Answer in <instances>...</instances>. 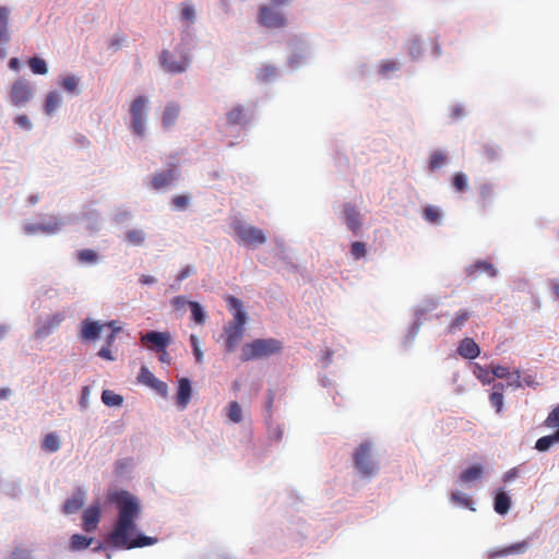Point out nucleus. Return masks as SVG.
Returning a JSON list of instances; mask_svg holds the SVG:
<instances>
[{
  "mask_svg": "<svg viewBox=\"0 0 559 559\" xmlns=\"http://www.w3.org/2000/svg\"><path fill=\"white\" fill-rule=\"evenodd\" d=\"M107 503L114 504L118 512V519L112 531L107 533V550H129L157 543L156 537L144 535L136 526L135 521L142 512L138 497L124 489L114 490L107 492Z\"/></svg>",
  "mask_w": 559,
  "mask_h": 559,
  "instance_id": "f257e3e1",
  "label": "nucleus"
},
{
  "mask_svg": "<svg viewBox=\"0 0 559 559\" xmlns=\"http://www.w3.org/2000/svg\"><path fill=\"white\" fill-rule=\"evenodd\" d=\"M193 47L192 37H179L177 40H174L171 48L160 51L159 64L162 69L169 74L186 72L191 63Z\"/></svg>",
  "mask_w": 559,
  "mask_h": 559,
  "instance_id": "f03ea898",
  "label": "nucleus"
},
{
  "mask_svg": "<svg viewBox=\"0 0 559 559\" xmlns=\"http://www.w3.org/2000/svg\"><path fill=\"white\" fill-rule=\"evenodd\" d=\"M282 349L283 344L276 338H257L242 346L240 359L241 361H250L269 358L281 353Z\"/></svg>",
  "mask_w": 559,
  "mask_h": 559,
  "instance_id": "7ed1b4c3",
  "label": "nucleus"
},
{
  "mask_svg": "<svg viewBox=\"0 0 559 559\" xmlns=\"http://www.w3.org/2000/svg\"><path fill=\"white\" fill-rule=\"evenodd\" d=\"M230 227L234 230V238L236 242L249 250L255 249L266 242L267 238L263 229L247 224L241 219H234Z\"/></svg>",
  "mask_w": 559,
  "mask_h": 559,
  "instance_id": "20e7f679",
  "label": "nucleus"
},
{
  "mask_svg": "<svg viewBox=\"0 0 559 559\" xmlns=\"http://www.w3.org/2000/svg\"><path fill=\"white\" fill-rule=\"evenodd\" d=\"M353 463L362 478H372L379 472V464L372 457V442L367 440L360 443L353 453Z\"/></svg>",
  "mask_w": 559,
  "mask_h": 559,
  "instance_id": "39448f33",
  "label": "nucleus"
},
{
  "mask_svg": "<svg viewBox=\"0 0 559 559\" xmlns=\"http://www.w3.org/2000/svg\"><path fill=\"white\" fill-rule=\"evenodd\" d=\"M148 98L146 96H138L130 106V129L133 134L143 138L145 134L147 119Z\"/></svg>",
  "mask_w": 559,
  "mask_h": 559,
  "instance_id": "423d86ee",
  "label": "nucleus"
},
{
  "mask_svg": "<svg viewBox=\"0 0 559 559\" xmlns=\"http://www.w3.org/2000/svg\"><path fill=\"white\" fill-rule=\"evenodd\" d=\"M426 52H429L433 58L440 56V45L437 37H414L408 48L411 58L418 60Z\"/></svg>",
  "mask_w": 559,
  "mask_h": 559,
  "instance_id": "0eeeda50",
  "label": "nucleus"
},
{
  "mask_svg": "<svg viewBox=\"0 0 559 559\" xmlns=\"http://www.w3.org/2000/svg\"><path fill=\"white\" fill-rule=\"evenodd\" d=\"M141 343L148 345V349L153 352H164L171 343V336L169 332H159L155 330L147 331L141 334Z\"/></svg>",
  "mask_w": 559,
  "mask_h": 559,
  "instance_id": "6e6552de",
  "label": "nucleus"
},
{
  "mask_svg": "<svg viewBox=\"0 0 559 559\" xmlns=\"http://www.w3.org/2000/svg\"><path fill=\"white\" fill-rule=\"evenodd\" d=\"M33 97V88L26 79L16 80L10 90V100L14 106H22L29 102Z\"/></svg>",
  "mask_w": 559,
  "mask_h": 559,
  "instance_id": "1a4fd4ad",
  "label": "nucleus"
},
{
  "mask_svg": "<svg viewBox=\"0 0 559 559\" xmlns=\"http://www.w3.org/2000/svg\"><path fill=\"white\" fill-rule=\"evenodd\" d=\"M258 22L265 27L276 28L286 23V16L281 9L273 5H262L259 12Z\"/></svg>",
  "mask_w": 559,
  "mask_h": 559,
  "instance_id": "9d476101",
  "label": "nucleus"
},
{
  "mask_svg": "<svg viewBox=\"0 0 559 559\" xmlns=\"http://www.w3.org/2000/svg\"><path fill=\"white\" fill-rule=\"evenodd\" d=\"M138 381L155 391L158 395L166 399L168 396V385L166 382L159 380L153 372L145 366L140 368Z\"/></svg>",
  "mask_w": 559,
  "mask_h": 559,
  "instance_id": "9b49d317",
  "label": "nucleus"
},
{
  "mask_svg": "<svg viewBox=\"0 0 559 559\" xmlns=\"http://www.w3.org/2000/svg\"><path fill=\"white\" fill-rule=\"evenodd\" d=\"M437 306H438V301H431L430 307L418 306L415 309V311H414L415 319H414L413 323L411 324L408 332L405 336V344L412 343L415 340V337L417 336V334L419 332V329L421 326L425 316L428 312L435 310L437 308Z\"/></svg>",
  "mask_w": 559,
  "mask_h": 559,
  "instance_id": "f8f14e48",
  "label": "nucleus"
},
{
  "mask_svg": "<svg viewBox=\"0 0 559 559\" xmlns=\"http://www.w3.org/2000/svg\"><path fill=\"white\" fill-rule=\"evenodd\" d=\"M246 328L227 323L224 326V336H225V343H224V349L226 353H233L239 345L240 341L243 337Z\"/></svg>",
  "mask_w": 559,
  "mask_h": 559,
  "instance_id": "ddd939ff",
  "label": "nucleus"
},
{
  "mask_svg": "<svg viewBox=\"0 0 559 559\" xmlns=\"http://www.w3.org/2000/svg\"><path fill=\"white\" fill-rule=\"evenodd\" d=\"M179 177V171L176 167H171L155 174L151 180V187L154 190H162L174 183Z\"/></svg>",
  "mask_w": 559,
  "mask_h": 559,
  "instance_id": "4468645a",
  "label": "nucleus"
},
{
  "mask_svg": "<svg viewBox=\"0 0 559 559\" xmlns=\"http://www.w3.org/2000/svg\"><path fill=\"white\" fill-rule=\"evenodd\" d=\"M104 324L98 321L85 319L81 323L80 338L83 342H95L100 337Z\"/></svg>",
  "mask_w": 559,
  "mask_h": 559,
  "instance_id": "2eb2a0df",
  "label": "nucleus"
},
{
  "mask_svg": "<svg viewBox=\"0 0 559 559\" xmlns=\"http://www.w3.org/2000/svg\"><path fill=\"white\" fill-rule=\"evenodd\" d=\"M226 302L229 311L233 312L234 317L233 320L228 323L246 326L248 316L243 309L242 301L239 298L229 295L226 297Z\"/></svg>",
  "mask_w": 559,
  "mask_h": 559,
  "instance_id": "dca6fc26",
  "label": "nucleus"
},
{
  "mask_svg": "<svg viewBox=\"0 0 559 559\" xmlns=\"http://www.w3.org/2000/svg\"><path fill=\"white\" fill-rule=\"evenodd\" d=\"M343 214L346 227L357 235L362 225L359 211L352 203H345Z\"/></svg>",
  "mask_w": 559,
  "mask_h": 559,
  "instance_id": "f3484780",
  "label": "nucleus"
},
{
  "mask_svg": "<svg viewBox=\"0 0 559 559\" xmlns=\"http://www.w3.org/2000/svg\"><path fill=\"white\" fill-rule=\"evenodd\" d=\"M192 396V385L189 378L178 380L176 403L180 409H186Z\"/></svg>",
  "mask_w": 559,
  "mask_h": 559,
  "instance_id": "a211bd4d",
  "label": "nucleus"
},
{
  "mask_svg": "<svg viewBox=\"0 0 559 559\" xmlns=\"http://www.w3.org/2000/svg\"><path fill=\"white\" fill-rule=\"evenodd\" d=\"M85 491L78 488L71 497H69L62 506V512L64 514H73L82 509L85 501Z\"/></svg>",
  "mask_w": 559,
  "mask_h": 559,
  "instance_id": "6ab92c4d",
  "label": "nucleus"
},
{
  "mask_svg": "<svg viewBox=\"0 0 559 559\" xmlns=\"http://www.w3.org/2000/svg\"><path fill=\"white\" fill-rule=\"evenodd\" d=\"M82 526L85 532H93L96 530L100 521V509L98 506H91L84 512L82 516Z\"/></svg>",
  "mask_w": 559,
  "mask_h": 559,
  "instance_id": "aec40b11",
  "label": "nucleus"
},
{
  "mask_svg": "<svg viewBox=\"0 0 559 559\" xmlns=\"http://www.w3.org/2000/svg\"><path fill=\"white\" fill-rule=\"evenodd\" d=\"M477 272H486L488 276L492 278L498 276V270L496 266L485 260H478L465 269V273L468 277H476Z\"/></svg>",
  "mask_w": 559,
  "mask_h": 559,
  "instance_id": "412c9836",
  "label": "nucleus"
},
{
  "mask_svg": "<svg viewBox=\"0 0 559 559\" xmlns=\"http://www.w3.org/2000/svg\"><path fill=\"white\" fill-rule=\"evenodd\" d=\"M511 497L502 488L495 491L493 510L499 515H506L511 509Z\"/></svg>",
  "mask_w": 559,
  "mask_h": 559,
  "instance_id": "4be33fe9",
  "label": "nucleus"
},
{
  "mask_svg": "<svg viewBox=\"0 0 559 559\" xmlns=\"http://www.w3.org/2000/svg\"><path fill=\"white\" fill-rule=\"evenodd\" d=\"M63 320L64 316L62 313H55L48 317L47 321L37 328L35 336L37 338H44L48 336L53 330H56L61 324Z\"/></svg>",
  "mask_w": 559,
  "mask_h": 559,
  "instance_id": "5701e85b",
  "label": "nucleus"
},
{
  "mask_svg": "<svg viewBox=\"0 0 559 559\" xmlns=\"http://www.w3.org/2000/svg\"><path fill=\"white\" fill-rule=\"evenodd\" d=\"M456 352L465 359H475L479 356L480 348L473 338L465 337L459 344Z\"/></svg>",
  "mask_w": 559,
  "mask_h": 559,
  "instance_id": "b1692460",
  "label": "nucleus"
},
{
  "mask_svg": "<svg viewBox=\"0 0 559 559\" xmlns=\"http://www.w3.org/2000/svg\"><path fill=\"white\" fill-rule=\"evenodd\" d=\"M527 548H528V542L527 540H522V542L512 544L510 546H507V547H504L502 549L492 551L489 555V558L490 559H496V558L507 557V556H511V555L524 554L527 550Z\"/></svg>",
  "mask_w": 559,
  "mask_h": 559,
  "instance_id": "393cba45",
  "label": "nucleus"
},
{
  "mask_svg": "<svg viewBox=\"0 0 559 559\" xmlns=\"http://www.w3.org/2000/svg\"><path fill=\"white\" fill-rule=\"evenodd\" d=\"M226 121L229 126H246L249 123V117L241 105L233 107L226 114Z\"/></svg>",
  "mask_w": 559,
  "mask_h": 559,
  "instance_id": "a878e982",
  "label": "nucleus"
},
{
  "mask_svg": "<svg viewBox=\"0 0 559 559\" xmlns=\"http://www.w3.org/2000/svg\"><path fill=\"white\" fill-rule=\"evenodd\" d=\"M484 474L485 467L483 466V464L477 463L461 472L459 479L461 483L468 485L474 481L480 480L484 477Z\"/></svg>",
  "mask_w": 559,
  "mask_h": 559,
  "instance_id": "bb28decb",
  "label": "nucleus"
},
{
  "mask_svg": "<svg viewBox=\"0 0 559 559\" xmlns=\"http://www.w3.org/2000/svg\"><path fill=\"white\" fill-rule=\"evenodd\" d=\"M472 312L468 310L461 309L455 313L454 319L448 326V332L450 334H455L463 329L466 322L471 319Z\"/></svg>",
  "mask_w": 559,
  "mask_h": 559,
  "instance_id": "cd10ccee",
  "label": "nucleus"
},
{
  "mask_svg": "<svg viewBox=\"0 0 559 559\" xmlns=\"http://www.w3.org/2000/svg\"><path fill=\"white\" fill-rule=\"evenodd\" d=\"M179 112H180V107L178 104H176V103L167 104L164 109L163 118H162L163 127L170 128L171 126H174L179 116Z\"/></svg>",
  "mask_w": 559,
  "mask_h": 559,
  "instance_id": "c85d7f7f",
  "label": "nucleus"
},
{
  "mask_svg": "<svg viewBox=\"0 0 559 559\" xmlns=\"http://www.w3.org/2000/svg\"><path fill=\"white\" fill-rule=\"evenodd\" d=\"M107 329L109 330V333L107 334V347L112 345L115 338L119 334H124L127 337L130 336V333L124 330V324L120 321H107Z\"/></svg>",
  "mask_w": 559,
  "mask_h": 559,
  "instance_id": "c756f323",
  "label": "nucleus"
},
{
  "mask_svg": "<svg viewBox=\"0 0 559 559\" xmlns=\"http://www.w3.org/2000/svg\"><path fill=\"white\" fill-rule=\"evenodd\" d=\"M60 227V223L55 219L52 223H49L47 225L45 224H26L24 226V231L28 235H32V234H35V233H38V231H44V233H56Z\"/></svg>",
  "mask_w": 559,
  "mask_h": 559,
  "instance_id": "7c9ffc66",
  "label": "nucleus"
},
{
  "mask_svg": "<svg viewBox=\"0 0 559 559\" xmlns=\"http://www.w3.org/2000/svg\"><path fill=\"white\" fill-rule=\"evenodd\" d=\"M559 443V430L554 433L540 437L535 443V449L539 452L548 451L554 444Z\"/></svg>",
  "mask_w": 559,
  "mask_h": 559,
  "instance_id": "2f4dec72",
  "label": "nucleus"
},
{
  "mask_svg": "<svg viewBox=\"0 0 559 559\" xmlns=\"http://www.w3.org/2000/svg\"><path fill=\"white\" fill-rule=\"evenodd\" d=\"M41 449L45 452L55 453L60 449V439L56 432L47 433L41 441Z\"/></svg>",
  "mask_w": 559,
  "mask_h": 559,
  "instance_id": "473e14b6",
  "label": "nucleus"
},
{
  "mask_svg": "<svg viewBox=\"0 0 559 559\" xmlns=\"http://www.w3.org/2000/svg\"><path fill=\"white\" fill-rule=\"evenodd\" d=\"M146 234L142 229H129L124 235V240L134 247H140L145 242Z\"/></svg>",
  "mask_w": 559,
  "mask_h": 559,
  "instance_id": "72a5a7b5",
  "label": "nucleus"
},
{
  "mask_svg": "<svg viewBox=\"0 0 559 559\" xmlns=\"http://www.w3.org/2000/svg\"><path fill=\"white\" fill-rule=\"evenodd\" d=\"M62 102V97L58 92H49L46 96L44 110L47 115H51Z\"/></svg>",
  "mask_w": 559,
  "mask_h": 559,
  "instance_id": "f704fd0d",
  "label": "nucleus"
},
{
  "mask_svg": "<svg viewBox=\"0 0 559 559\" xmlns=\"http://www.w3.org/2000/svg\"><path fill=\"white\" fill-rule=\"evenodd\" d=\"M93 543L92 537L74 534L69 543V548L72 551H79L87 548Z\"/></svg>",
  "mask_w": 559,
  "mask_h": 559,
  "instance_id": "c9c22d12",
  "label": "nucleus"
},
{
  "mask_svg": "<svg viewBox=\"0 0 559 559\" xmlns=\"http://www.w3.org/2000/svg\"><path fill=\"white\" fill-rule=\"evenodd\" d=\"M79 78L73 74H68L59 81V85L70 94H79Z\"/></svg>",
  "mask_w": 559,
  "mask_h": 559,
  "instance_id": "e433bc0d",
  "label": "nucleus"
},
{
  "mask_svg": "<svg viewBox=\"0 0 559 559\" xmlns=\"http://www.w3.org/2000/svg\"><path fill=\"white\" fill-rule=\"evenodd\" d=\"M473 373L474 376L484 384H491L492 381H493V377L490 376L491 371L486 368V367H483L480 366L479 364L477 362H474L473 364Z\"/></svg>",
  "mask_w": 559,
  "mask_h": 559,
  "instance_id": "4c0bfd02",
  "label": "nucleus"
},
{
  "mask_svg": "<svg viewBox=\"0 0 559 559\" xmlns=\"http://www.w3.org/2000/svg\"><path fill=\"white\" fill-rule=\"evenodd\" d=\"M401 63L396 60H386L379 66V74L384 79H390L393 72L399 71Z\"/></svg>",
  "mask_w": 559,
  "mask_h": 559,
  "instance_id": "58836bf2",
  "label": "nucleus"
},
{
  "mask_svg": "<svg viewBox=\"0 0 559 559\" xmlns=\"http://www.w3.org/2000/svg\"><path fill=\"white\" fill-rule=\"evenodd\" d=\"M133 466V460L130 457H124L118 460L115 464V474L118 478L126 477Z\"/></svg>",
  "mask_w": 559,
  "mask_h": 559,
  "instance_id": "ea45409f",
  "label": "nucleus"
},
{
  "mask_svg": "<svg viewBox=\"0 0 559 559\" xmlns=\"http://www.w3.org/2000/svg\"><path fill=\"white\" fill-rule=\"evenodd\" d=\"M192 320L198 324H203L206 320V312L198 301L189 302Z\"/></svg>",
  "mask_w": 559,
  "mask_h": 559,
  "instance_id": "a19ab883",
  "label": "nucleus"
},
{
  "mask_svg": "<svg viewBox=\"0 0 559 559\" xmlns=\"http://www.w3.org/2000/svg\"><path fill=\"white\" fill-rule=\"evenodd\" d=\"M483 152L488 162H496L501 157V148L496 144L486 143L483 146Z\"/></svg>",
  "mask_w": 559,
  "mask_h": 559,
  "instance_id": "79ce46f5",
  "label": "nucleus"
},
{
  "mask_svg": "<svg viewBox=\"0 0 559 559\" xmlns=\"http://www.w3.org/2000/svg\"><path fill=\"white\" fill-rule=\"evenodd\" d=\"M424 218L431 224H440L442 215L437 206L428 205L424 210Z\"/></svg>",
  "mask_w": 559,
  "mask_h": 559,
  "instance_id": "37998d69",
  "label": "nucleus"
},
{
  "mask_svg": "<svg viewBox=\"0 0 559 559\" xmlns=\"http://www.w3.org/2000/svg\"><path fill=\"white\" fill-rule=\"evenodd\" d=\"M451 500L453 502L460 504L461 507H464L472 511H475L474 501L471 498H468L466 495H464L460 491H453L451 493Z\"/></svg>",
  "mask_w": 559,
  "mask_h": 559,
  "instance_id": "c03bdc74",
  "label": "nucleus"
},
{
  "mask_svg": "<svg viewBox=\"0 0 559 559\" xmlns=\"http://www.w3.org/2000/svg\"><path fill=\"white\" fill-rule=\"evenodd\" d=\"M277 76V69L273 66H264L260 72L257 74V79L259 82H270L271 80Z\"/></svg>",
  "mask_w": 559,
  "mask_h": 559,
  "instance_id": "a18cd8bd",
  "label": "nucleus"
},
{
  "mask_svg": "<svg viewBox=\"0 0 559 559\" xmlns=\"http://www.w3.org/2000/svg\"><path fill=\"white\" fill-rule=\"evenodd\" d=\"M28 66L35 74H46L48 72L46 61L39 57L31 58L28 60Z\"/></svg>",
  "mask_w": 559,
  "mask_h": 559,
  "instance_id": "49530a36",
  "label": "nucleus"
},
{
  "mask_svg": "<svg viewBox=\"0 0 559 559\" xmlns=\"http://www.w3.org/2000/svg\"><path fill=\"white\" fill-rule=\"evenodd\" d=\"M300 52H294L288 59V66L292 69H297L308 57L309 53L307 52V49L302 46L299 47Z\"/></svg>",
  "mask_w": 559,
  "mask_h": 559,
  "instance_id": "de8ad7c7",
  "label": "nucleus"
},
{
  "mask_svg": "<svg viewBox=\"0 0 559 559\" xmlns=\"http://www.w3.org/2000/svg\"><path fill=\"white\" fill-rule=\"evenodd\" d=\"M447 162V156L444 155V153H442L441 151H435L431 155H430V160H429V169L431 171H435L439 168H441Z\"/></svg>",
  "mask_w": 559,
  "mask_h": 559,
  "instance_id": "09e8293b",
  "label": "nucleus"
},
{
  "mask_svg": "<svg viewBox=\"0 0 559 559\" xmlns=\"http://www.w3.org/2000/svg\"><path fill=\"white\" fill-rule=\"evenodd\" d=\"M227 416L233 423L237 424L241 421L242 409L238 402H231L229 404Z\"/></svg>",
  "mask_w": 559,
  "mask_h": 559,
  "instance_id": "8fccbe9b",
  "label": "nucleus"
},
{
  "mask_svg": "<svg viewBox=\"0 0 559 559\" xmlns=\"http://www.w3.org/2000/svg\"><path fill=\"white\" fill-rule=\"evenodd\" d=\"M544 426L547 428H557V430H559V404L548 414L544 421Z\"/></svg>",
  "mask_w": 559,
  "mask_h": 559,
  "instance_id": "3c124183",
  "label": "nucleus"
},
{
  "mask_svg": "<svg viewBox=\"0 0 559 559\" xmlns=\"http://www.w3.org/2000/svg\"><path fill=\"white\" fill-rule=\"evenodd\" d=\"M195 17V9L192 4L189 3H182L180 9V19L186 22L190 23Z\"/></svg>",
  "mask_w": 559,
  "mask_h": 559,
  "instance_id": "603ef678",
  "label": "nucleus"
},
{
  "mask_svg": "<svg viewBox=\"0 0 559 559\" xmlns=\"http://www.w3.org/2000/svg\"><path fill=\"white\" fill-rule=\"evenodd\" d=\"M452 185L455 190L463 192L467 189V177L464 173H456L453 176Z\"/></svg>",
  "mask_w": 559,
  "mask_h": 559,
  "instance_id": "864d4df0",
  "label": "nucleus"
},
{
  "mask_svg": "<svg viewBox=\"0 0 559 559\" xmlns=\"http://www.w3.org/2000/svg\"><path fill=\"white\" fill-rule=\"evenodd\" d=\"M366 245L361 241H355L350 246V254L355 260H359L366 255Z\"/></svg>",
  "mask_w": 559,
  "mask_h": 559,
  "instance_id": "5fc2aeb1",
  "label": "nucleus"
},
{
  "mask_svg": "<svg viewBox=\"0 0 559 559\" xmlns=\"http://www.w3.org/2000/svg\"><path fill=\"white\" fill-rule=\"evenodd\" d=\"M276 257L283 261V263L287 266L288 270H294L296 271L297 270V266L292 262L288 253H287V248L286 247H283L281 249H277L276 250Z\"/></svg>",
  "mask_w": 559,
  "mask_h": 559,
  "instance_id": "6e6d98bb",
  "label": "nucleus"
},
{
  "mask_svg": "<svg viewBox=\"0 0 559 559\" xmlns=\"http://www.w3.org/2000/svg\"><path fill=\"white\" fill-rule=\"evenodd\" d=\"M503 394L500 392H491L489 395V402L492 407H495L497 413H500L503 407Z\"/></svg>",
  "mask_w": 559,
  "mask_h": 559,
  "instance_id": "4d7b16f0",
  "label": "nucleus"
},
{
  "mask_svg": "<svg viewBox=\"0 0 559 559\" xmlns=\"http://www.w3.org/2000/svg\"><path fill=\"white\" fill-rule=\"evenodd\" d=\"M508 380L507 382V385L508 386H512L513 389H520L522 388V382H521V371L520 369H515L513 370L508 378H506Z\"/></svg>",
  "mask_w": 559,
  "mask_h": 559,
  "instance_id": "13d9d810",
  "label": "nucleus"
},
{
  "mask_svg": "<svg viewBox=\"0 0 559 559\" xmlns=\"http://www.w3.org/2000/svg\"><path fill=\"white\" fill-rule=\"evenodd\" d=\"M10 10L7 7H0V35H4L8 31V22Z\"/></svg>",
  "mask_w": 559,
  "mask_h": 559,
  "instance_id": "bf43d9fd",
  "label": "nucleus"
},
{
  "mask_svg": "<svg viewBox=\"0 0 559 559\" xmlns=\"http://www.w3.org/2000/svg\"><path fill=\"white\" fill-rule=\"evenodd\" d=\"M190 203V197L189 195H176L171 200V204L174 207L178 210H186Z\"/></svg>",
  "mask_w": 559,
  "mask_h": 559,
  "instance_id": "052dcab7",
  "label": "nucleus"
},
{
  "mask_svg": "<svg viewBox=\"0 0 559 559\" xmlns=\"http://www.w3.org/2000/svg\"><path fill=\"white\" fill-rule=\"evenodd\" d=\"M267 431H269V437L275 441L282 440L283 435H284V428L281 425L273 426V425L269 424Z\"/></svg>",
  "mask_w": 559,
  "mask_h": 559,
  "instance_id": "680f3d73",
  "label": "nucleus"
},
{
  "mask_svg": "<svg viewBox=\"0 0 559 559\" xmlns=\"http://www.w3.org/2000/svg\"><path fill=\"white\" fill-rule=\"evenodd\" d=\"M132 218V214L128 210H119L112 217V221L117 224L129 223Z\"/></svg>",
  "mask_w": 559,
  "mask_h": 559,
  "instance_id": "e2e57ef3",
  "label": "nucleus"
},
{
  "mask_svg": "<svg viewBox=\"0 0 559 559\" xmlns=\"http://www.w3.org/2000/svg\"><path fill=\"white\" fill-rule=\"evenodd\" d=\"M170 302H171V306H173L176 310L180 311V310H185L186 306H189V302H191V301H190V300H188V299L186 298V296H181V295H180V296H176V297H174V298L171 299V301H170Z\"/></svg>",
  "mask_w": 559,
  "mask_h": 559,
  "instance_id": "0e129e2a",
  "label": "nucleus"
},
{
  "mask_svg": "<svg viewBox=\"0 0 559 559\" xmlns=\"http://www.w3.org/2000/svg\"><path fill=\"white\" fill-rule=\"evenodd\" d=\"M491 373L493 374L495 378L506 379L509 377V374L511 372L509 371V368H507L504 366L497 365V366H492Z\"/></svg>",
  "mask_w": 559,
  "mask_h": 559,
  "instance_id": "69168bd1",
  "label": "nucleus"
},
{
  "mask_svg": "<svg viewBox=\"0 0 559 559\" xmlns=\"http://www.w3.org/2000/svg\"><path fill=\"white\" fill-rule=\"evenodd\" d=\"M123 402V397L112 391L107 390V406H120Z\"/></svg>",
  "mask_w": 559,
  "mask_h": 559,
  "instance_id": "338daca9",
  "label": "nucleus"
},
{
  "mask_svg": "<svg viewBox=\"0 0 559 559\" xmlns=\"http://www.w3.org/2000/svg\"><path fill=\"white\" fill-rule=\"evenodd\" d=\"M11 559H31V552L24 548H15L11 555Z\"/></svg>",
  "mask_w": 559,
  "mask_h": 559,
  "instance_id": "774afa93",
  "label": "nucleus"
}]
</instances>
